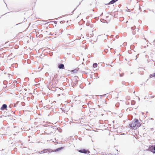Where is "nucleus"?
<instances>
[{
	"label": "nucleus",
	"mask_w": 155,
	"mask_h": 155,
	"mask_svg": "<svg viewBox=\"0 0 155 155\" xmlns=\"http://www.w3.org/2000/svg\"><path fill=\"white\" fill-rule=\"evenodd\" d=\"M78 151L81 153H89L90 152L88 150H86L84 149H83L80 150H78Z\"/></svg>",
	"instance_id": "f257e3e1"
},
{
	"label": "nucleus",
	"mask_w": 155,
	"mask_h": 155,
	"mask_svg": "<svg viewBox=\"0 0 155 155\" xmlns=\"http://www.w3.org/2000/svg\"><path fill=\"white\" fill-rule=\"evenodd\" d=\"M134 122L136 124V126L137 128L140 126L141 125V124L139 122L138 120L137 119L135 120Z\"/></svg>",
	"instance_id": "f03ea898"
},
{
	"label": "nucleus",
	"mask_w": 155,
	"mask_h": 155,
	"mask_svg": "<svg viewBox=\"0 0 155 155\" xmlns=\"http://www.w3.org/2000/svg\"><path fill=\"white\" fill-rule=\"evenodd\" d=\"M130 126L134 128V127H136V124L135 123H134V122H132L131 123L129 124Z\"/></svg>",
	"instance_id": "7ed1b4c3"
},
{
	"label": "nucleus",
	"mask_w": 155,
	"mask_h": 155,
	"mask_svg": "<svg viewBox=\"0 0 155 155\" xmlns=\"http://www.w3.org/2000/svg\"><path fill=\"white\" fill-rule=\"evenodd\" d=\"M7 107V105L5 104H4L1 107V110H3L5 109H6Z\"/></svg>",
	"instance_id": "20e7f679"
},
{
	"label": "nucleus",
	"mask_w": 155,
	"mask_h": 155,
	"mask_svg": "<svg viewBox=\"0 0 155 155\" xmlns=\"http://www.w3.org/2000/svg\"><path fill=\"white\" fill-rule=\"evenodd\" d=\"M58 68L59 69H64V65L63 64H60L58 66Z\"/></svg>",
	"instance_id": "39448f33"
},
{
	"label": "nucleus",
	"mask_w": 155,
	"mask_h": 155,
	"mask_svg": "<svg viewBox=\"0 0 155 155\" xmlns=\"http://www.w3.org/2000/svg\"><path fill=\"white\" fill-rule=\"evenodd\" d=\"M117 0H112L111 1L109 2V4H112L116 2L117 1Z\"/></svg>",
	"instance_id": "423d86ee"
},
{
	"label": "nucleus",
	"mask_w": 155,
	"mask_h": 155,
	"mask_svg": "<svg viewBox=\"0 0 155 155\" xmlns=\"http://www.w3.org/2000/svg\"><path fill=\"white\" fill-rule=\"evenodd\" d=\"M97 64L96 63H94L93 64V66L94 68L97 67Z\"/></svg>",
	"instance_id": "0eeeda50"
},
{
	"label": "nucleus",
	"mask_w": 155,
	"mask_h": 155,
	"mask_svg": "<svg viewBox=\"0 0 155 155\" xmlns=\"http://www.w3.org/2000/svg\"><path fill=\"white\" fill-rule=\"evenodd\" d=\"M62 148V147H60V148H58L57 149H56L55 150V151H58L61 150Z\"/></svg>",
	"instance_id": "6e6552de"
},
{
	"label": "nucleus",
	"mask_w": 155,
	"mask_h": 155,
	"mask_svg": "<svg viewBox=\"0 0 155 155\" xmlns=\"http://www.w3.org/2000/svg\"><path fill=\"white\" fill-rule=\"evenodd\" d=\"M150 77H155V73H153V74H151L150 75Z\"/></svg>",
	"instance_id": "1a4fd4ad"
},
{
	"label": "nucleus",
	"mask_w": 155,
	"mask_h": 155,
	"mask_svg": "<svg viewBox=\"0 0 155 155\" xmlns=\"http://www.w3.org/2000/svg\"><path fill=\"white\" fill-rule=\"evenodd\" d=\"M153 150H154V151L153 152V153H155V146L154 147Z\"/></svg>",
	"instance_id": "9d476101"
},
{
	"label": "nucleus",
	"mask_w": 155,
	"mask_h": 155,
	"mask_svg": "<svg viewBox=\"0 0 155 155\" xmlns=\"http://www.w3.org/2000/svg\"><path fill=\"white\" fill-rule=\"evenodd\" d=\"M134 31H133V34H135L134 33Z\"/></svg>",
	"instance_id": "9b49d317"
}]
</instances>
